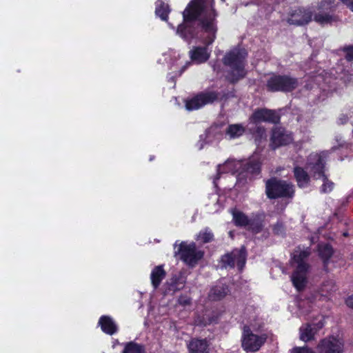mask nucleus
<instances>
[{
	"instance_id": "1",
	"label": "nucleus",
	"mask_w": 353,
	"mask_h": 353,
	"mask_svg": "<svg viewBox=\"0 0 353 353\" xmlns=\"http://www.w3.org/2000/svg\"><path fill=\"white\" fill-rule=\"evenodd\" d=\"M216 16L213 0H193L183 11L184 22L178 26L176 33L185 40L192 39L194 37V30L192 23L199 18L201 28L199 38L206 46H209L216 39Z\"/></svg>"
},
{
	"instance_id": "2",
	"label": "nucleus",
	"mask_w": 353,
	"mask_h": 353,
	"mask_svg": "<svg viewBox=\"0 0 353 353\" xmlns=\"http://www.w3.org/2000/svg\"><path fill=\"white\" fill-rule=\"evenodd\" d=\"M327 152L325 151L311 153L305 163V168L310 172L311 177L314 179H322L323 183L321 191L323 193L331 192L334 188V183L327 179L325 174V163Z\"/></svg>"
},
{
	"instance_id": "3",
	"label": "nucleus",
	"mask_w": 353,
	"mask_h": 353,
	"mask_svg": "<svg viewBox=\"0 0 353 353\" xmlns=\"http://www.w3.org/2000/svg\"><path fill=\"white\" fill-rule=\"evenodd\" d=\"M310 254L309 248L301 250L299 248L293 253L292 264L296 265V269L291 276V280L294 286L299 291L302 290L305 287L307 281L308 265L305 260L309 256Z\"/></svg>"
},
{
	"instance_id": "4",
	"label": "nucleus",
	"mask_w": 353,
	"mask_h": 353,
	"mask_svg": "<svg viewBox=\"0 0 353 353\" xmlns=\"http://www.w3.org/2000/svg\"><path fill=\"white\" fill-rule=\"evenodd\" d=\"M240 170H241V174L245 171L252 175L258 174L260 172V163L255 157H252L246 162L228 159L223 165H218L217 177L214 179V183H216V180L219 178L221 173L231 172L234 174Z\"/></svg>"
},
{
	"instance_id": "5",
	"label": "nucleus",
	"mask_w": 353,
	"mask_h": 353,
	"mask_svg": "<svg viewBox=\"0 0 353 353\" xmlns=\"http://www.w3.org/2000/svg\"><path fill=\"white\" fill-rule=\"evenodd\" d=\"M247 57L245 50L234 49L228 53L224 57V63L232 70L230 81H235L245 76L244 60Z\"/></svg>"
},
{
	"instance_id": "6",
	"label": "nucleus",
	"mask_w": 353,
	"mask_h": 353,
	"mask_svg": "<svg viewBox=\"0 0 353 353\" xmlns=\"http://www.w3.org/2000/svg\"><path fill=\"white\" fill-rule=\"evenodd\" d=\"M174 254L179 256V258L187 265L194 266L203 256V252L196 248V244L193 242H181L177 245L174 243Z\"/></svg>"
},
{
	"instance_id": "7",
	"label": "nucleus",
	"mask_w": 353,
	"mask_h": 353,
	"mask_svg": "<svg viewBox=\"0 0 353 353\" xmlns=\"http://www.w3.org/2000/svg\"><path fill=\"white\" fill-rule=\"evenodd\" d=\"M265 192L270 199L292 198L294 194V188L290 183L272 178L266 181Z\"/></svg>"
},
{
	"instance_id": "8",
	"label": "nucleus",
	"mask_w": 353,
	"mask_h": 353,
	"mask_svg": "<svg viewBox=\"0 0 353 353\" xmlns=\"http://www.w3.org/2000/svg\"><path fill=\"white\" fill-rule=\"evenodd\" d=\"M298 85V79L288 75H274L267 82L268 89L272 92H290Z\"/></svg>"
},
{
	"instance_id": "9",
	"label": "nucleus",
	"mask_w": 353,
	"mask_h": 353,
	"mask_svg": "<svg viewBox=\"0 0 353 353\" xmlns=\"http://www.w3.org/2000/svg\"><path fill=\"white\" fill-rule=\"evenodd\" d=\"M246 261V252L244 247L240 249H234L230 253H228L222 256L221 263L225 268H232L235 265L241 270Z\"/></svg>"
},
{
	"instance_id": "10",
	"label": "nucleus",
	"mask_w": 353,
	"mask_h": 353,
	"mask_svg": "<svg viewBox=\"0 0 353 353\" xmlns=\"http://www.w3.org/2000/svg\"><path fill=\"white\" fill-rule=\"evenodd\" d=\"M316 350L318 353H343L344 342L340 338L330 336L320 341Z\"/></svg>"
},
{
	"instance_id": "11",
	"label": "nucleus",
	"mask_w": 353,
	"mask_h": 353,
	"mask_svg": "<svg viewBox=\"0 0 353 353\" xmlns=\"http://www.w3.org/2000/svg\"><path fill=\"white\" fill-rule=\"evenodd\" d=\"M266 340L265 335L253 334L248 327H245L242 338V346L246 351L256 352Z\"/></svg>"
},
{
	"instance_id": "12",
	"label": "nucleus",
	"mask_w": 353,
	"mask_h": 353,
	"mask_svg": "<svg viewBox=\"0 0 353 353\" xmlns=\"http://www.w3.org/2000/svg\"><path fill=\"white\" fill-rule=\"evenodd\" d=\"M217 94L213 92H201L187 100L185 108L188 110H195L217 99Z\"/></svg>"
},
{
	"instance_id": "13",
	"label": "nucleus",
	"mask_w": 353,
	"mask_h": 353,
	"mask_svg": "<svg viewBox=\"0 0 353 353\" xmlns=\"http://www.w3.org/2000/svg\"><path fill=\"white\" fill-rule=\"evenodd\" d=\"M291 133L281 128H276L273 130L271 137V145L273 148L281 145H288L292 141Z\"/></svg>"
},
{
	"instance_id": "14",
	"label": "nucleus",
	"mask_w": 353,
	"mask_h": 353,
	"mask_svg": "<svg viewBox=\"0 0 353 353\" xmlns=\"http://www.w3.org/2000/svg\"><path fill=\"white\" fill-rule=\"evenodd\" d=\"M251 119L256 123L268 121L276 123L279 121L280 117L278 113L274 110L261 109L256 110L253 113Z\"/></svg>"
},
{
	"instance_id": "15",
	"label": "nucleus",
	"mask_w": 353,
	"mask_h": 353,
	"mask_svg": "<svg viewBox=\"0 0 353 353\" xmlns=\"http://www.w3.org/2000/svg\"><path fill=\"white\" fill-rule=\"evenodd\" d=\"M311 20V14L302 9H298L293 11L291 17L288 19L290 24L303 25Z\"/></svg>"
},
{
	"instance_id": "16",
	"label": "nucleus",
	"mask_w": 353,
	"mask_h": 353,
	"mask_svg": "<svg viewBox=\"0 0 353 353\" xmlns=\"http://www.w3.org/2000/svg\"><path fill=\"white\" fill-rule=\"evenodd\" d=\"M189 54L192 61L197 63H201L209 59L210 52L208 51L207 46H197L194 47Z\"/></svg>"
},
{
	"instance_id": "17",
	"label": "nucleus",
	"mask_w": 353,
	"mask_h": 353,
	"mask_svg": "<svg viewBox=\"0 0 353 353\" xmlns=\"http://www.w3.org/2000/svg\"><path fill=\"white\" fill-rule=\"evenodd\" d=\"M99 324L103 332L107 334L112 335L118 330V327L114 321L109 316H102Z\"/></svg>"
},
{
	"instance_id": "18",
	"label": "nucleus",
	"mask_w": 353,
	"mask_h": 353,
	"mask_svg": "<svg viewBox=\"0 0 353 353\" xmlns=\"http://www.w3.org/2000/svg\"><path fill=\"white\" fill-rule=\"evenodd\" d=\"M318 327L316 328L314 326H312L310 325H303L300 327V339L301 340L307 342L314 339L315 334L317 330L321 329L323 324L321 322H319L317 324Z\"/></svg>"
},
{
	"instance_id": "19",
	"label": "nucleus",
	"mask_w": 353,
	"mask_h": 353,
	"mask_svg": "<svg viewBox=\"0 0 353 353\" xmlns=\"http://www.w3.org/2000/svg\"><path fill=\"white\" fill-rule=\"evenodd\" d=\"M305 168H306L305 167ZM306 171L301 167H295L294 169V176L297 181V184L300 188H305L308 185L310 181V176L308 175V170Z\"/></svg>"
},
{
	"instance_id": "20",
	"label": "nucleus",
	"mask_w": 353,
	"mask_h": 353,
	"mask_svg": "<svg viewBox=\"0 0 353 353\" xmlns=\"http://www.w3.org/2000/svg\"><path fill=\"white\" fill-rule=\"evenodd\" d=\"M188 347L190 353H208V345L205 340L192 339Z\"/></svg>"
},
{
	"instance_id": "21",
	"label": "nucleus",
	"mask_w": 353,
	"mask_h": 353,
	"mask_svg": "<svg viewBox=\"0 0 353 353\" xmlns=\"http://www.w3.org/2000/svg\"><path fill=\"white\" fill-rule=\"evenodd\" d=\"M165 276V272L163 270V266L159 265L155 267L152 270L150 275V279L153 287L154 288H157Z\"/></svg>"
},
{
	"instance_id": "22",
	"label": "nucleus",
	"mask_w": 353,
	"mask_h": 353,
	"mask_svg": "<svg viewBox=\"0 0 353 353\" xmlns=\"http://www.w3.org/2000/svg\"><path fill=\"white\" fill-rule=\"evenodd\" d=\"M245 132V128L239 124H232L228 126L226 130V135L230 139H236L241 136Z\"/></svg>"
},
{
	"instance_id": "23",
	"label": "nucleus",
	"mask_w": 353,
	"mask_h": 353,
	"mask_svg": "<svg viewBox=\"0 0 353 353\" xmlns=\"http://www.w3.org/2000/svg\"><path fill=\"white\" fill-rule=\"evenodd\" d=\"M156 14L159 16L161 20L167 21L170 9L168 5L165 4L162 1L158 0L156 2Z\"/></svg>"
},
{
	"instance_id": "24",
	"label": "nucleus",
	"mask_w": 353,
	"mask_h": 353,
	"mask_svg": "<svg viewBox=\"0 0 353 353\" xmlns=\"http://www.w3.org/2000/svg\"><path fill=\"white\" fill-rule=\"evenodd\" d=\"M319 253L325 264L333 254L332 248L327 243L319 245Z\"/></svg>"
},
{
	"instance_id": "25",
	"label": "nucleus",
	"mask_w": 353,
	"mask_h": 353,
	"mask_svg": "<svg viewBox=\"0 0 353 353\" xmlns=\"http://www.w3.org/2000/svg\"><path fill=\"white\" fill-rule=\"evenodd\" d=\"M228 292V287L225 285L216 286L211 290L210 296L213 300H218L223 298Z\"/></svg>"
},
{
	"instance_id": "26",
	"label": "nucleus",
	"mask_w": 353,
	"mask_h": 353,
	"mask_svg": "<svg viewBox=\"0 0 353 353\" xmlns=\"http://www.w3.org/2000/svg\"><path fill=\"white\" fill-rule=\"evenodd\" d=\"M122 353H145L144 347L134 342L126 343Z\"/></svg>"
},
{
	"instance_id": "27",
	"label": "nucleus",
	"mask_w": 353,
	"mask_h": 353,
	"mask_svg": "<svg viewBox=\"0 0 353 353\" xmlns=\"http://www.w3.org/2000/svg\"><path fill=\"white\" fill-rule=\"evenodd\" d=\"M232 215L233 220L236 225L243 226L248 224L249 221L248 217L242 212L236 210H233Z\"/></svg>"
},
{
	"instance_id": "28",
	"label": "nucleus",
	"mask_w": 353,
	"mask_h": 353,
	"mask_svg": "<svg viewBox=\"0 0 353 353\" xmlns=\"http://www.w3.org/2000/svg\"><path fill=\"white\" fill-rule=\"evenodd\" d=\"M213 237L214 235L211 230H210L208 228H205L203 230H201L197 234L196 239L199 241L205 243L212 241Z\"/></svg>"
},
{
	"instance_id": "29",
	"label": "nucleus",
	"mask_w": 353,
	"mask_h": 353,
	"mask_svg": "<svg viewBox=\"0 0 353 353\" xmlns=\"http://www.w3.org/2000/svg\"><path fill=\"white\" fill-rule=\"evenodd\" d=\"M314 20L317 23L325 25L327 23H331L332 22L334 21L336 19L334 17L327 14H323V13H318L316 14L314 16Z\"/></svg>"
},
{
	"instance_id": "30",
	"label": "nucleus",
	"mask_w": 353,
	"mask_h": 353,
	"mask_svg": "<svg viewBox=\"0 0 353 353\" xmlns=\"http://www.w3.org/2000/svg\"><path fill=\"white\" fill-rule=\"evenodd\" d=\"M334 285L332 283V282H327V283H325L322 287V292H326L327 294L330 293L331 292L334 290Z\"/></svg>"
},
{
	"instance_id": "31",
	"label": "nucleus",
	"mask_w": 353,
	"mask_h": 353,
	"mask_svg": "<svg viewBox=\"0 0 353 353\" xmlns=\"http://www.w3.org/2000/svg\"><path fill=\"white\" fill-rule=\"evenodd\" d=\"M292 353H314L311 349L307 347H294L292 350Z\"/></svg>"
},
{
	"instance_id": "32",
	"label": "nucleus",
	"mask_w": 353,
	"mask_h": 353,
	"mask_svg": "<svg viewBox=\"0 0 353 353\" xmlns=\"http://www.w3.org/2000/svg\"><path fill=\"white\" fill-rule=\"evenodd\" d=\"M274 232L276 234H280L283 232V225L282 223H276L273 228Z\"/></svg>"
},
{
	"instance_id": "33",
	"label": "nucleus",
	"mask_w": 353,
	"mask_h": 353,
	"mask_svg": "<svg viewBox=\"0 0 353 353\" xmlns=\"http://www.w3.org/2000/svg\"><path fill=\"white\" fill-rule=\"evenodd\" d=\"M346 59L348 61L353 60V46L346 48Z\"/></svg>"
},
{
	"instance_id": "34",
	"label": "nucleus",
	"mask_w": 353,
	"mask_h": 353,
	"mask_svg": "<svg viewBox=\"0 0 353 353\" xmlns=\"http://www.w3.org/2000/svg\"><path fill=\"white\" fill-rule=\"evenodd\" d=\"M179 302L182 305H188L190 303V300L185 296H181L179 299Z\"/></svg>"
},
{
	"instance_id": "35",
	"label": "nucleus",
	"mask_w": 353,
	"mask_h": 353,
	"mask_svg": "<svg viewBox=\"0 0 353 353\" xmlns=\"http://www.w3.org/2000/svg\"><path fill=\"white\" fill-rule=\"evenodd\" d=\"M344 4L353 12V0H341Z\"/></svg>"
},
{
	"instance_id": "36",
	"label": "nucleus",
	"mask_w": 353,
	"mask_h": 353,
	"mask_svg": "<svg viewBox=\"0 0 353 353\" xmlns=\"http://www.w3.org/2000/svg\"><path fill=\"white\" fill-rule=\"evenodd\" d=\"M347 121H348V117L347 116H345V115H341L339 118V122L341 124H344V123H347Z\"/></svg>"
},
{
	"instance_id": "37",
	"label": "nucleus",
	"mask_w": 353,
	"mask_h": 353,
	"mask_svg": "<svg viewBox=\"0 0 353 353\" xmlns=\"http://www.w3.org/2000/svg\"><path fill=\"white\" fill-rule=\"evenodd\" d=\"M346 304L348 307L353 309V295L347 299Z\"/></svg>"
},
{
	"instance_id": "38",
	"label": "nucleus",
	"mask_w": 353,
	"mask_h": 353,
	"mask_svg": "<svg viewBox=\"0 0 353 353\" xmlns=\"http://www.w3.org/2000/svg\"><path fill=\"white\" fill-rule=\"evenodd\" d=\"M229 234H230V236L231 237H232V236H233V233H232V231H230V232H229Z\"/></svg>"
},
{
	"instance_id": "39",
	"label": "nucleus",
	"mask_w": 353,
	"mask_h": 353,
	"mask_svg": "<svg viewBox=\"0 0 353 353\" xmlns=\"http://www.w3.org/2000/svg\"><path fill=\"white\" fill-rule=\"evenodd\" d=\"M343 235H344V236H347V233H344V234H343Z\"/></svg>"
},
{
	"instance_id": "40",
	"label": "nucleus",
	"mask_w": 353,
	"mask_h": 353,
	"mask_svg": "<svg viewBox=\"0 0 353 353\" xmlns=\"http://www.w3.org/2000/svg\"><path fill=\"white\" fill-rule=\"evenodd\" d=\"M222 1H225V0H221Z\"/></svg>"
}]
</instances>
